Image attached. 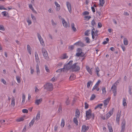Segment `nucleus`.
Masks as SVG:
<instances>
[{
    "mask_svg": "<svg viewBox=\"0 0 132 132\" xmlns=\"http://www.w3.org/2000/svg\"><path fill=\"white\" fill-rule=\"evenodd\" d=\"M86 69L90 74H92V68L90 69L88 66H87L86 67Z\"/></svg>",
    "mask_w": 132,
    "mask_h": 132,
    "instance_id": "2eb2a0df",
    "label": "nucleus"
},
{
    "mask_svg": "<svg viewBox=\"0 0 132 132\" xmlns=\"http://www.w3.org/2000/svg\"><path fill=\"white\" fill-rule=\"evenodd\" d=\"M31 16L33 20H36V18L32 14H31Z\"/></svg>",
    "mask_w": 132,
    "mask_h": 132,
    "instance_id": "69168bd1",
    "label": "nucleus"
},
{
    "mask_svg": "<svg viewBox=\"0 0 132 132\" xmlns=\"http://www.w3.org/2000/svg\"><path fill=\"white\" fill-rule=\"evenodd\" d=\"M57 79L56 77H54L51 79V81H55L57 80Z\"/></svg>",
    "mask_w": 132,
    "mask_h": 132,
    "instance_id": "a18cd8bd",
    "label": "nucleus"
},
{
    "mask_svg": "<svg viewBox=\"0 0 132 132\" xmlns=\"http://www.w3.org/2000/svg\"><path fill=\"white\" fill-rule=\"evenodd\" d=\"M108 128L109 129V132H112L113 131V130L112 129V128L111 126H108Z\"/></svg>",
    "mask_w": 132,
    "mask_h": 132,
    "instance_id": "a19ab883",
    "label": "nucleus"
},
{
    "mask_svg": "<svg viewBox=\"0 0 132 132\" xmlns=\"http://www.w3.org/2000/svg\"><path fill=\"white\" fill-rule=\"evenodd\" d=\"M1 82L5 85H6V81L3 79H1Z\"/></svg>",
    "mask_w": 132,
    "mask_h": 132,
    "instance_id": "13d9d810",
    "label": "nucleus"
},
{
    "mask_svg": "<svg viewBox=\"0 0 132 132\" xmlns=\"http://www.w3.org/2000/svg\"><path fill=\"white\" fill-rule=\"evenodd\" d=\"M102 93L103 94H105L106 93V90L105 88V87H102Z\"/></svg>",
    "mask_w": 132,
    "mask_h": 132,
    "instance_id": "f704fd0d",
    "label": "nucleus"
},
{
    "mask_svg": "<svg viewBox=\"0 0 132 132\" xmlns=\"http://www.w3.org/2000/svg\"><path fill=\"white\" fill-rule=\"evenodd\" d=\"M71 26L72 30L74 32H76L77 31L76 28L75 27V24L73 23L71 24Z\"/></svg>",
    "mask_w": 132,
    "mask_h": 132,
    "instance_id": "5701e85b",
    "label": "nucleus"
},
{
    "mask_svg": "<svg viewBox=\"0 0 132 132\" xmlns=\"http://www.w3.org/2000/svg\"><path fill=\"white\" fill-rule=\"evenodd\" d=\"M77 64V63H76L72 65V68L71 70L72 72H76L80 70V67L79 66L76 65Z\"/></svg>",
    "mask_w": 132,
    "mask_h": 132,
    "instance_id": "20e7f679",
    "label": "nucleus"
},
{
    "mask_svg": "<svg viewBox=\"0 0 132 132\" xmlns=\"http://www.w3.org/2000/svg\"><path fill=\"white\" fill-rule=\"evenodd\" d=\"M26 126L25 125L23 129L22 130V132H25L26 130Z\"/></svg>",
    "mask_w": 132,
    "mask_h": 132,
    "instance_id": "680f3d73",
    "label": "nucleus"
},
{
    "mask_svg": "<svg viewBox=\"0 0 132 132\" xmlns=\"http://www.w3.org/2000/svg\"><path fill=\"white\" fill-rule=\"evenodd\" d=\"M62 71L63 72H65V68H63L59 69L56 71V72H60Z\"/></svg>",
    "mask_w": 132,
    "mask_h": 132,
    "instance_id": "bb28decb",
    "label": "nucleus"
},
{
    "mask_svg": "<svg viewBox=\"0 0 132 132\" xmlns=\"http://www.w3.org/2000/svg\"><path fill=\"white\" fill-rule=\"evenodd\" d=\"M74 44L71 46H69L68 47L69 49L71 50H73L75 48Z\"/></svg>",
    "mask_w": 132,
    "mask_h": 132,
    "instance_id": "7c9ffc66",
    "label": "nucleus"
},
{
    "mask_svg": "<svg viewBox=\"0 0 132 132\" xmlns=\"http://www.w3.org/2000/svg\"><path fill=\"white\" fill-rule=\"evenodd\" d=\"M2 9H3L5 10H7V9L5 8L4 6H0V10H2Z\"/></svg>",
    "mask_w": 132,
    "mask_h": 132,
    "instance_id": "6e6d98bb",
    "label": "nucleus"
},
{
    "mask_svg": "<svg viewBox=\"0 0 132 132\" xmlns=\"http://www.w3.org/2000/svg\"><path fill=\"white\" fill-rule=\"evenodd\" d=\"M73 121L74 123L76 124L77 125H78V122L76 118H73Z\"/></svg>",
    "mask_w": 132,
    "mask_h": 132,
    "instance_id": "58836bf2",
    "label": "nucleus"
},
{
    "mask_svg": "<svg viewBox=\"0 0 132 132\" xmlns=\"http://www.w3.org/2000/svg\"><path fill=\"white\" fill-rule=\"evenodd\" d=\"M110 98H108L104 100V105L105 106H106L109 103Z\"/></svg>",
    "mask_w": 132,
    "mask_h": 132,
    "instance_id": "dca6fc26",
    "label": "nucleus"
},
{
    "mask_svg": "<svg viewBox=\"0 0 132 132\" xmlns=\"http://www.w3.org/2000/svg\"><path fill=\"white\" fill-rule=\"evenodd\" d=\"M95 97V95L94 94H93L92 95V96L91 97H90V100H93L94 98Z\"/></svg>",
    "mask_w": 132,
    "mask_h": 132,
    "instance_id": "c03bdc74",
    "label": "nucleus"
},
{
    "mask_svg": "<svg viewBox=\"0 0 132 132\" xmlns=\"http://www.w3.org/2000/svg\"><path fill=\"white\" fill-rule=\"evenodd\" d=\"M42 101V99L40 98L39 99H37L35 100V104L37 105L39 104Z\"/></svg>",
    "mask_w": 132,
    "mask_h": 132,
    "instance_id": "f8f14e48",
    "label": "nucleus"
},
{
    "mask_svg": "<svg viewBox=\"0 0 132 132\" xmlns=\"http://www.w3.org/2000/svg\"><path fill=\"white\" fill-rule=\"evenodd\" d=\"M2 13L4 16H6L7 12L6 11L2 12Z\"/></svg>",
    "mask_w": 132,
    "mask_h": 132,
    "instance_id": "8fccbe9b",
    "label": "nucleus"
},
{
    "mask_svg": "<svg viewBox=\"0 0 132 132\" xmlns=\"http://www.w3.org/2000/svg\"><path fill=\"white\" fill-rule=\"evenodd\" d=\"M96 24L94 20H92L91 22V24L92 26H94Z\"/></svg>",
    "mask_w": 132,
    "mask_h": 132,
    "instance_id": "4d7b16f0",
    "label": "nucleus"
},
{
    "mask_svg": "<svg viewBox=\"0 0 132 132\" xmlns=\"http://www.w3.org/2000/svg\"><path fill=\"white\" fill-rule=\"evenodd\" d=\"M37 35L38 37L39 40V41L40 42L41 44L42 45H43V44H44V42L43 40V39L42 38L40 35L39 33H37Z\"/></svg>",
    "mask_w": 132,
    "mask_h": 132,
    "instance_id": "9d476101",
    "label": "nucleus"
},
{
    "mask_svg": "<svg viewBox=\"0 0 132 132\" xmlns=\"http://www.w3.org/2000/svg\"><path fill=\"white\" fill-rule=\"evenodd\" d=\"M64 121L63 119H62L61 123V126L62 127H63L64 126Z\"/></svg>",
    "mask_w": 132,
    "mask_h": 132,
    "instance_id": "473e14b6",
    "label": "nucleus"
},
{
    "mask_svg": "<svg viewBox=\"0 0 132 132\" xmlns=\"http://www.w3.org/2000/svg\"><path fill=\"white\" fill-rule=\"evenodd\" d=\"M16 78L18 82V83H20L21 81L20 78V77L18 76H16Z\"/></svg>",
    "mask_w": 132,
    "mask_h": 132,
    "instance_id": "79ce46f5",
    "label": "nucleus"
},
{
    "mask_svg": "<svg viewBox=\"0 0 132 132\" xmlns=\"http://www.w3.org/2000/svg\"><path fill=\"white\" fill-rule=\"evenodd\" d=\"M73 62V60H71L67 64L64 65L63 68H65V72L67 71L70 69H71V70H72Z\"/></svg>",
    "mask_w": 132,
    "mask_h": 132,
    "instance_id": "f03ea898",
    "label": "nucleus"
},
{
    "mask_svg": "<svg viewBox=\"0 0 132 132\" xmlns=\"http://www.w3.org/2000/svg\"><path fill=\"white\" fill-rule=\"evenodd\" d=\"M90 31V30H87L85 32V35L86 36H88L89 34V32Z\"/></svg>",
    "mask_w": 132,
    "mask_h": 132,
    "instance_id": "c9c22d12",
    "label": "nucleus"
},
{
    "mask_svg": "<svg viewBox=\"0 0 132 132\" xmlns=\"http://www.w3.org/2000/svg\"><path fill=\"white\" fill-rule=\"evenodd\" d=\"M22 111L23 113H28V110L26 109H23Z\"/></svg>",
    "mask_w": 132,
    "mask_h": 132,
    "instance_id": "de8ad7c7",
    "label": "nucleus"
},
{
    "mask_svg": "<svg viewBox=\"0 0 132 132\" xmlns=\"http://www.w3.org/2000/svg\"><path fill=\"white\" fill-rule=\"evenodd\" d=\"M98 27L99 28H101L102 27V25L101 22H99L98 23Z\"/></svg>",
    "mask_w": 132,
    "mask_h": 132,
    "instance_id": "bf43d9fd",
    "label": "nucleus"
},
{
    "mask_svg": "<svg viewBox=\"0 0 132 132\" xmlns=\"http://www.w3.org/2000/svg\"><path fill=\"white\" fill-rule=\"evenodd\" d=\"M31 48L30 46L29 45H27V50L29 53L30 55L31 54Z\"/></svg>",
    "mask_w": 132,
    "mask_h": 132,
    "instance_id": "4be33fe9",
    "label": "nucleus"
},
{
    "mask_svg": "<svg viewBox=\"0 0 132 132\" xmlns=\"http://www.w3.org/2000/svg\"><path fill=\"white\" fill-rule=\"evenodd\" d=\"M74 45L79 46L81 47H83L85 46V45L81 41H78V42L75 43L74 44Z\"/></svg>",
    "mask_w": 132,
    "mask_h": 132,
    "instance_id": "6e6552de",
    "label": "nucleus"
},
{
    "mask_svg": "<svg viewBox=\"0 0 132 132\" xmlns=\"http://www.w3.org/2000/svg\"><path fill=\"white\" fill-rule=\"evenodd\" d=\"M89 14V12L87 11H85L83 13V14L84 15H88Z\"/></svg>",
    "mask_w": 132,
    "mask_h": 132,
    "instance_id": "5fc2aeb1",
    "label": "nucleus"
},
{
    "mask_svg": "<svg viewBox=\"0 0 132 132\" xmlns=\"http://www.w3.org/2000/svg\"><path fill=\"white\" fill-rule=\"evenodd\" d=\"M123 104L124 106L127 105L126 100L125 98H123Z\"/></svg>",
    "mask_w": 132,
    "mask_h": 132,
    "instance_id": "4c0bfd02",
    "label": "nucleus"
},
{
    "mask_svg": "<svg viewBox=\"0 0 132 132\" xmlns=\"http://www.w3.org/2000/svg\"><path fill=\"white\" fill-rule=\"evenodd\" d=\"M120 117V114L119 112L117 114L116 118V121L117 122V124H118V125L119 124Z\"/></svg>",
    "mask_w": 132,
    "mask_h": 132,
    "instance_id": "9b49d317",
    "label": "nucleus"
},
{
    "mask_svg": "<svg viewBox=\"0 0 132 132\" xmlns=\"http://www.w3.org/2000/svg\"><path fill=\"white\" fill-rule=\"evenodd\" d=\"M131 86H129V90L128 92L130 95H132V93L131 91Z\"/></svg>",
    "mask_w": 132,
    "mask_h": 132,
    "instance_id": "49530a36",
    "label": "nucleus"
},
{
    "mask_svg": "<svg viewBox=\"0 0 132 132\" xmlns=\"http://www.w3.org/2000/svg\"><path fill=\"white\" fill-rule=\"evenodd\" d=\"M85 55V54L83 52H80V56L81 57H83Z\"/></svg>",
    "mask_w": 132,
    "mask_h": 132,
    "instance_id": "338daca9",
    "label": "nucleus"
},
{
    "mask_svg": "<svg viewBox=\"0 0 132 132\" xmlns=\"http://www.w3.org/2000/svg\"><path fill=\"white\" fill-rule=\"evenodd\" d=\"M100 4H99V6H103L104 4L105 3V1L104 0H99Z\"/></svg>",
    "mask_w": 132,
    "mask_h": 132,
    "instance_id": "f3484780",
    "label": "nucleus"
},
{
    "mask_svg": "<svg viewBox=\"0 0 132 132\" xmlns=\"http://www.w3.org/2000/svg\"><path fill=\"white\" fill-rule=\"evenodd\" d=\"M89 129L88 126H86L85 125H83L82 127L81 132H86Z\"/></svg>",
    "mask_w": 132,
    "mask_h": 132,
    "instance_id": "0eeeda50",
    "label": "nucleus"
},
{
    "mask_svg": "<svg viewBox=\"0 0 132 132\" xmlns=\"http://www.w3.org/2000/svg\"><path fill=\"white\" fill-rule=\"evenodd\" d=\"M22 103H24L25 100V95L23 94L22 96Z\"/></svg>",
    "mask_w": 132,
    "mask_h": 132,
    "instance_id": "e433bc0d",
    "label": "nucleus"
},
{
    "mask_svg": "<svg viewBox=\"0 0 132 132\" xmlns=\"http://www.w3.org/2000/svg\"><path fill=\"white\" fill-rule=\"evenodd\" d=\"M92 110L91 109H89L86 111V120H89L90 118V116L92 113Z\"/></svg>",
    "mask_w": 132,
    "mask_h": 132,
    "instance_id": "423d86ee",
    "label": "nucleus"
},
{
    "mask_svg": "<svg viewBox=\"0 0 132 132\" xmlns=\"http://www.w3.org/2000/svg\"><path fill=\"white\" fill-rule=\"evenodd\" d=\"M85 109H87L88 108L89 105L87 103L85 102Z\"/></svg>",
    "mask_w": 132,
    "mask_h": 132,
    "instance_id": "09e8293b",
    "label": "nucleus"
},
{
    "mask_svg": "<svg viewBox=\"0 0 132 132\" xmlns=\"http://www.w3.org/2000/svg\"><path fill=\"white\" fill-rule=\"evenodd\" d=\"M11 104L12 106H13L14 107L15 105V99L14 97L12 98V100Z\"/></svg>",
    "mask_w": 132,
    "mask_h": 132,
    "instance_id": "aec40b11",
    "label": "nucleus"
},
{
    "mask_svg": "<svg viewBox=\"0 0 132 132\" xmlns=\"http://www.w3.org/2000/svg\"><path fill=\"white\" fill-rule=\"evenodd\" d=\"M42 53L43 54V55L45 58L46 59H48L49 57L47 51L44 48H42Z\"/></svg>",
    "mask_w": 132,
    "mask_h": 132,
    "instance_id": "39448f33",
    "label": "nucleus"
},
{
    "mask_svg": "<svg viewBox=\"0 0 132 132\" xmlns=\"http://www.w3.org/2000/svg\"><path fill=\"white\" fill-rule=\"evenodd\" d=\"M76 56L79 57L80 56V52L77 53L76 54Z\"/></svg>",
    "mask_w": 132,
    "mask_h": 132,
    "instance_id": "774afa93",
    "label": "nucleus"
},
{
    "mask_svg": "<svg viewBox=\"0 0 132 132\" xmlns=\"http://www.w3.org/2000/svg\"><path fill=\"white\" fill-rule=\"evenodd\" d=\"M62 107L61 105H60L59 106L58 110V113H61L62 112Z\"/></svg>",
    "mask_w": 132,
    "mask_h": 132,
    "instance_id": "2f4dec72",
    "label": "nucleus"
},
{
    "mask_svg": "<svg viewBox=\"0 0 132 132\" xmlns=\"http://www.w3.org/2000/svg\"><path fill=\"white\" fill-rule=\"evenodd\" d=\"M36 72L37 74H39L40 73V70L39 69V66L38 64L36 65Z\"/></svg>",
    "mask_w": 132,
    "mask_h": 132,
    "instance_id": "c756f323",
    "label": "nucleus"
},
{
    "mask_svg": "<svg viewBox=\"0 0 132 132\" xmlns=\"http://www.w3.org/2000/svg\"><path fill=\"white\" fill-rule=\"evenodd\" d=\"M121 128L125 129V121H122L121 123Z\"/></svg>",
    "mask_w": 132,
    "mask_h": 132,
    "instance_id": "b1692460",
    "label": "nucleus"
},
{
    "mask_svg": "<svg viewBox=\"0 0 132 132\" xmlns=\"http://www.w3.org/2000/svg\"><path fill=\"white\" fill-rule=\"evenodd\" d=\"M45 69L47 72H49L50 70L46 65L45 66Z\"/></svg>",
    "mask_w": 132,
    "mask_h": 132,
    "instance_id": "0e129e2a",
    "label": "nucleus"
},
{
    "mask_svg": "<svg viewBox=\"0 0 132 132\" xmlns=\"http://www.w3.org/2000/svg\"><path fill=\"white\" fill-rule=\"evenodd\" d=\"M92 82L91 81H89L87 83V87L89 88L90 87V84L92 83Z\"/></svg>",
    "mask_w": 132,
    "mask_h": 132,
    "instance_id": "37998d69",
    "label": "nucleus"
},
{
    "mask_svg": "<svg viewBox=\"0 0 132 132\" xmlns=\"http://www.w3.org/2000/svg\"><path fill=\"white\" fill-rule=\"evenodd\" d=\"M76 77L75 75H71L69 78V80H74Z\"/></svg>",
    "mask_w": 132,
    "mask_h": 132,
    "instance_id": "a211bd4d",
    "label": "nucleus"
},
{
    "mask_svg": "<svg viewBox=\"0 0 132 132\" xmlns=\"http://www.w3.org/2000/svg\"><path fill=\"white\" fill-rule=\"evenodd\" d=\"M24 120V119L22 117H21L20 118H19L16 120V121L17 122L22 121Z\"/></svg>",
    "mask_w": 132,
    "mask_h": 132,
    "instance_id": "ea45409f",
    "label": "nucleus"
},
{
    "mask_svg": "<svg viewBox=\"0 0 132 132\" xmlns=\"http://www.w3.org/2000/svg\"><path fill=\"white\" fill-rule=\"evenodd\" d=\"M85 40L86 41L87 43H90V39L88 37H86V38Z\"/></svg>",
    "mask_w": 132,
    "mask_h": 132,
    "instance_id": "864d4df0",
    "label": "nucleus"
},
{
    "mask_svg": "<svg viewBox=\"0 0 132 132\" xmlns=\"http://www.w3.org/2000/svg\"><path fill=\"white\" fill-rule=\"evenodd\" d=\"M55 4L56 7H60V5H59L56 2H55Z\"/></svg>",
    "mask_w": 132,
    "mask_h": 132,
    "instance_id": "052dcab7",
    "label": "nucleus"
},
{
    "mask_svg": "<svg viewBox=\"0 0 132 132\" xmlns=\"http://www.w3.org/2000/svg\"><path fill=\"white\" fill-rule=\"evenodd\" d=\"M45 89L48 91H52L53 89V85L51 83H47L44 85Z\"/></svg>",
    "mask_w": 132,
    "mask_h": 132,
    "instance_id": "7ed1b4c3",
    "label": "nucleus"
},
{
    "mask_svg": "<svg viewBox=\"0 0 132 132\" xmlns=\"http://www.w3.org/2000/svg\"><path fill=\"white\" fill-rule=\"evenodd\" d=\"M66 5L69 13H71L72 12V10L71 4L69 2H66Z\"/></svg>",
    "mask_w": 132,
    "mask_h": 132,
    "instance_id": "1a4fd4ad",
    "label": "nucleus"
},
{
    "mask_svg": "<svg viewBox=\"0 0 132 132\" xmlns=\"http://www.w3.org/2000/svg\"><path fill=\"white\" fill-rule=\"evenodd\" d=\"M35 119L34 118L29 123V126L30 127L32 126L34 124L35 122Z\"/></svg>",
    "mask_w": 132,
    "mask_h": 132,
    "instance_id": "393cba45",
    "label": "nucleus"
},
{
    "mask_svg": "<svg viewBox=\"0 0 132 132\" xmlns=\"http://www.w3.org/2000/svg\"><path fill=\"white\" fill-rule=\"evenodd\" d=\"M35 55L36 61L37 62L39 60V59L38 57V54L36 52H35Z\"/></svg>",
    "mask_w": 132,
    "mask_h": 132,
    "instance_id": "a878e982",
    "label": "nucleus"
},
{
    "mask_svg": "<svg viewBox=\"0 0 132 132\" xmlns=\"http://www.w3.org/2000/svg\"><path fill=\"white\" fill-rule=\"evenodd\" d=\"M103 106V104H100L98 105H97L95 108V109H96L97 108H99L100 109H101L102 108L101 106Z\"/></svg>",
    "mask_w": 132,
    "mask_h": 132,
    "instance_id": "72a5a7b5",
    "label": "nucleus"
},
{
    "mask_svg": "<svg viewBox=\"0 0 132 132\" xmlns=\"http://www.w3.org/2000/svg\"><path fill=\"white\" fill-rule=\"evenodd\" d=\"M77 51L78 52H82V50L80 48H77Z\"/></svg>",
    "mask_w": 132,
    "mask_h": 132,
    "instance_id": "e2e57ef3",
    "label": "nucleus"
},
{
    "mask_svg": "<svg viewBox=\"0 0 132 132\" xmlns=\"http://www.w3.org/2000/svg\"><path fill=\"white\" fill-rule=\"evenodd\" d=\"M119 83V80H117L114 84L112 85L111 88V90H112L113 93L114 94L113 95L114 96H116L117 95V84Z\"/></svg>",
    "mask_w": 132,
    "mask_h": 132,
    "instance_id": "f257e3e1",
    "label": "nucleus"
},
{
    "mask_svg": "<svg viewBox=\"0 0 132 132\" xmlns=\"http://www.w3.org/2000/svg\"><path fill=\"white\" fill-rule=\"evenodd\" d=\"M69 98L67 99L66 101L65 102L67 105H68L70 104V101L68 100Z\"/></svg>",
    "mask_w": 132,
    "mask_h": 132,
    "instance_id": "603ef678",
    "label": "nucleus"
},
{
    "mask_svg": "<svg viewBox=\"0 0 132 132\" xmlns=\"http://www.w3.org/2000/svg\"><path fill=\"white\" fill-rule=\"evenodd\" d=\"M0 30L3 31H4L5 30V29L3 26L0 25Z\"/></svg>",
    "mask_w": 132,
    "mask_h": 132,
    "instance_id": "3c124183",
    "label": "nucleus"
},
{
    "mask_svg": "<svg viewBox=\"0 0 132 132\" xmlns=\"http://www.w3.org/2000/svg\"><path fill=\"white\" fill-rule=\"evenodd\" d=\"M123 42L125 45H127L128 44V42L126 38H125L124 39Z\"/></svg>",
    "mask_w": 132,
    "mask_h": 132,
    "instance_id": "cd10ccee",
    "label": "nucleus"
},
{
    "mask_svg": "<svg viewBox=\"0 0 132 132\" xmlns=\"http://www.w3.org/2000/svg\"><path fill=\"white\" fill-rule=\"evenodd\" d=\"M100 71V69L98 67H96L94 70L95 73L96 74H98V72Z\"/></svg>",
    "mask_w": 132,
    "mask_h": 132,
    "instance_id": "6ab92c4d",
    "label": "nucleus"
},
{
    "mask_svg": "<svg viewBox=\"0 0 132 132\" xmlns=\"http://www.w3.org/2000/svg\"><path fill=\"white\" fill-rule=\"evenodd\" d=\"M75 116L76 118H79L80 115V112L79 110L78 109H76L75 112Z\"/></svg>",
    "mask_w": 132,
    "mask_h": 132,
    "instance_id": "4468645a",
    "label": "nucleus"
},
{
    "mask_svg": "<svg viewBox=\"0 0 132 132\" xmlns=\"http://www.w3.org/2000/svg\"><path fill=\"white\" fill-rule=\"evenodd\" d=\"M62 20V23L63 24V26L65 28H67L68 27V24L67 22L64 19H63Z\"/></svg>",
    "mask_w": 132,
    "mask_h": 132,
    "instance_id": "ddd939ff",
    "label": "nucleus"
},
{
    "mask_svg": "<svg viewBox=\"0 0 132 132\" xmlns=\"http://www.w3.org/2000/svg\"><path fill=\"white\" fill-rule=\"evenodd\" d=\"M40 113L39 112H38L36 116V119L38 120H39L40 118Z\"/></svg>",
    "mask_w": 132,
    "mask_h": 132,
    "instance_id": "c85d7f7f",
    "label": "nucleus"
},
{
    "mask_svg": "<svg viewBox=\"0 0 132 132\" xmlns=\"http://www.w3.org/2000/svg\"><path fill=\"white\" fill-rule=\"evenodd\" d=\"M68 56L67 55V54L64 53L63 54V56L61 57V59H64L68 58Z\"/></svg>",
    "mask_w": 132,
    "mask_h": 132,
    "instance_id": "412c9836",
    "label": "nucleus"
}]
</instances>
